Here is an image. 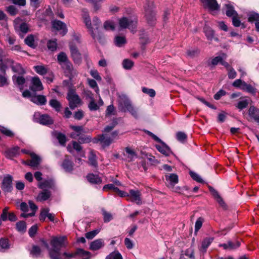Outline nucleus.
I'll return each mask as SVG.
<instances>
[{"label":"nucleus","mask_w":259,"mask_h":259,"mask_svg":"<svg viewBox=\"0 0 259 259\" xmlns=\"http://www.w3.org/2000/svg\"><path fill=\"white\" fill-rule=\"evenodd\" d=\"M130 113V114L135 118H138L139 117V109L132 104L126 110Z\"/></svg>","instance_id":"35"},{"label":"nucleus","mask_w":259,"mask_h":259,"mask_svg":"<svg viewBox=\"0 0 259 259\" xmlns=\"http://www.w3.org/2000/svg\"><path fill=\"white\" fill-rule=\"evenodd\" d=\"M117 123L116 121H114L109 125H107L104 128L103 131V133L109 134L113 130V128L116 126Z\"/></svg>","instance_id":"52"},{"label":"nucleus","mask_w":259,"mask_h":259,"mask_svg":"<svg viewBox=\"0 0 259 259\" xmlns=\"http://www.w3.org/2000/svg\"><path fill=\"white\" fill-rule=\"evenodd\" d=\"M161 145H156V148L159 152L166 156L170 155L172 152L169 147L165 144L163 142L161 143Z\"/></svg>","instance_id":"20"},{"label":"nucleus","mask_w":259,"mask_h":259,"mask_svg":"<svg viewBox=\"0 0 259 259\" xmlns=\"http://www.w3.org/2000/svg\"><path fill=\"white\" fill-rule=\"evenodd\" d=\"M12 177L11 176L8 175L4 177L2 183V190L6 192H11L12 189Z\"/></svg>","instance_id":"13"},{"label":"nucleus","mask_w":259,"mask_h":259,"mask_svg":"<svg viewBox=\"0 0 259 259\" xmlns=\"http://www.w3.org/2000/svg\"><path fill=\"white\" fill-rule=\"evenodd\" d=\"M0 131L3 134L5 135L6 136H7L8 137H12L14 136V133L11 131H10V130L8 129L6 127H2L0 128Z\"/></svg>","instance_id":"63"},{"label":"nucleus","mask_w":259,"mask_h":259,"mask_svg":"<svg viewBox=\"0 0 259 259\" xmlns=\"http://www.w3.org/2000/svg\"><path fill=\"white\" fill-rule=\"evenodd\" d=\"M49 208H44L41 210L40 216L39 220L41 221L44 222L45 220V219L47 217H48V214H49Z\"/></svg>","instance_id":"59"},{"label":"nucleus","mask_w":259,"mask_h":259,"mask_svg":"<svg viewBox=\"0 0 259 259\" xmlns=\"http://www.w3.org/2000/svg\"><path fill=\"white\" fill-rule=\"evenodd\" d=\"M117 123L116 121H114L109 125H107L104 128L103 131V133L109 134L113 130V128L116 126Z\"/></svg>","instance_id":"53"},{"label":"nucleus","mask_w":259,"mask_h":259,"mask_svg":"<svg viewBox=\"0 0 259 259\" xmlns=\"http://www.w3.org/2000/svg\"><path fill=\"white\" fill-rule=\"evenodd\" d=\"M89 164L94 167L97 166V161L96 156L93 151L90 152L89 156Z\"/></svg>","instance_id":"39"},{"label":"nucleus","mask_w":259,"mask_h":259,"mask_svg":"<svg viewBox=\"0 0 259 259\" xmlns=\"http://www.w3.org/2000/svg\"><path fill=\"white\" fill-rule=\"evenodd\" d=\"M118 137V132L117 131L112 132L110 135L109 134L103 133L98 135L97 139H94V143H96L100 142L102 146L105 148L111 144L114 140L117 139Z\"/></svg>","instance_id":"1"},{"label":"nucleus","mask_w":259,"mask_h":259,"mask_svg":"<svg viewBox=\"0 0 259 259\" xmlns=\"http://www.w3.org/2000/svg\"><path fill=\"white\" fill-rule=\"evenodd\" d=\"M65 236L53 237L50 242L52 248L60 250L65 246Z\"/></svg>","instance_id":"8"},{"label":"nucleus","mask_w":259,"mask_h":259,"mask_svg":"<svg viewBox=\"0 0 259 259\" xmlns=\"http://www.w3.org/2000/svg\"><path fill=\"white\" fill-rule=\"evenodd\" d=\"M137 23V19L132 17H123L118 20V24L120 29L128 28L133 33L136 31Z\"/></svg>","instance_id":"2"},{"label":"nucleus","mask_w":259,"mask_h":259,"mask_svg":"<svg viewBox=\"0 0 259 259\" xmlns=\"http://www.w3.org/2000/svg\"><path fill=\"white\" fill-rule=\"evenodd\" d=\"M242 90L246 91L250 93H255V90L252 85L249 84H247L245 82L243 83V86L241 88Z\"/></svg>","instance_id":"50"},{"label":"nucleus","mask_w":259,"mask_h":259,"mask_svg":"<svg viewBox=\"0 0 259 259\" xmlns=\"http://www.w3.org/2000/svg\"><path fill=\"white\" fill-rule=\"evenodd\" d=\"M209 189L211 194L212 195L214 199L217 200V201L219 203L220 206L223 207L224 208H226V205L224 201H223L222 197L219 194L218 191L215 190L214 188H213L212 187H209Z\"/></svg>","instance_id":"19"},{"label":"nucleus","mask_w":259,"mask_h":259,"mask_svg":"<svg viewBox=\"0 0 259 259\" xmlns=\"http://www.w3.org/2000/svg\"><path fill=\"white\" fill-rule=\"evenodd\" d=\"M58 61L59 64L62 65L64 63H66L69 61L65 53L61 52L58 54L57 57Z\"/></svg>","instance_id":"42"},{"label":"nucleus","mask_w":259,"mask_h":259,"mask_svg":"<svg viewBox=\"0 0 259 259\" xmlns=\"http://www.w3.org/2000/svg\"><path fill=\"white\" fill-rule=\"evenodd\" d=\"M165 179L172 186L178 183V176L175 174L165 175Z\"/></svg>","instance_id":"28"},{"label":"nucleus","mask_w":259,"mask_h":259,"mask_svg":"<svg viewBox=\"0 0 259 259\" xmlns=\"http://www.w3.org/2000/svg\"><path fill=\"white\" fill-rule=\"evenodd\" d=\"M17 230L21 232L24 233L26 230V225L25 222L20 221L16 223Z\"/></svg>","instance_id":"45"},{"label":"nucleus","mask_w":259,"mask_h":259,"mask_svg":"<svg viewBox=\"0 0 259 259\" xmlns=\"http://www.w3.org/2000/svg\"><path fill=\"white\" fill-rule=\"evenodd\" d=\"M6 66H2L1 71L2 72L0 74V87L8 86L9 84L8 77L6 72Z\"/></svg>","instance_id":"17"},{"label":"nucleus","mask_w":259,"mask_h":259,"mask_svg":"<svg viewBox=\"0 0 259 259\" xmlns=\"http://www.w3.org/2000/svg\"><path fill=\"white\" fill-rule=\"evenodd\" d=\"M106 259H122V257L119 252H112Z\"/></svg>","instance_id":"64"},{"label":"nucleus","mask_w":259,"mask_h":259,"mask_svg":"<svg viewBox=\"0 0 259 259\" xmlns=\"http://www.w3.org/2000/svg\"><path fill=\"white\" fill-rule=\"evenodd\" d=\"M62 166L66 171H70L73 169V163L68 159V156H66L65 159L62 163Z\"/></svg>","instance_id":"31"},{"label":"nucleus","mask_w":259,"mask_h":259,"mask_svg":"<svg viewBox=\"0 0 259 259\" xmlns=\"http://www.w3.org/2000/svg\"><path fill=\"white\" fill-rule=\"evenodd\" d=\"M104 28L106 30H113L115 29V25L113 22L106 21L104 23Z\"/></svg>","instance_id":"54"},{"label":"nucleus","mask_w":259,"mask_h":259,"mask_svg":"<svg viewBox=\"0 0 259 259\" xmlns=\"http://www.w3.org/2000/svg\"><path fill=\"white\" fill-rule=\"evenodd\" d=\"M51 192L45 189L38 194L36 199L38 201H44L48 200L51 197Z\"/></svg>","instance_id":"23"},{"label":"nucleus","mask_w":259,"mask_h":259,"mask_svg":"<svg viewBox=\"0 0 259 259\" xmlns=\"http://www.w3.org/2000/svg\"><path fill=\"white\" fill-rule=\"evenodd\" d=\"M72 58L75 63L79 64L81 62V55L77 48L72 44L70 45Z\"/></svg>","instance_id":"12"},{"label":"nucleus","mask_w":259,"mask_h":259,"mask_svg":"<svg viewBox=\"0 0 259 259\" xmlns=\"http://www.w3.org/2000/svg\"><path fill=\"white\" fill-rule=\"evenodd\" d=\"M200 2L205 9H207L211 12L220 9V6L216 0H200Z\"/></svg>","instance_id":"10"},{"label":"nucleus","mask_w":259,"mask_h":259,"mask_svg":"<svg viewBox=\"0 0 259 259\" xmlns=\"http://www.w3.org/2000/svg\"><path fill=\"white\" fill-rule=\"evenodd\" d=\"M61 67L64 70L66 76H67L70 80H72L77 76V72L76 70L74 69L70 61L63 64Z\"/></svg>","instance_id":"7"},{"label":"nucleus","mask_w":259,"mask_h":259,"mask_svg":"<svg viewBox=\"0 0 259 259\" xmlns=\"http://www.w3.org/2000/svg\"><path fill=\"white\" fill-rule=\"evenodd\" d=\"M249 101L250 100L247 99L241 100L238 102L236 107L240 110H241L247 107L249 103Z\"/></svg>","instance_id":"40"},{"label":"nucleus","mask_w":259,"mask_h":259,"mask_svg":"<svg viewBox=\"0 0 259 259\" xmlns=\"http://www.w3.org/2000/svg\"><path fill=\"white\" fill-rule=\"evenodd\" d=\"M122 66L125 69H131L134 66V62L130 59H125L122 62Z\"/></svg>","instance_id":"48"},{"label":"nucleus","mask_w":259,"mask_h":259,"mask_svg":"<svg viewBox=\"0 0 259 259\" xmlns=\"http://www.w3.org/2000/svg\"><path fill=\"white\" fill-rule=\"evenodd\" d=\"M84 22L90 31L93 39L95 40L98 41L100 43H103L104 41V36L101 33L98 31L97 32V35L96 34V31L94 32L92 27L91 20L88 15H86L84 17Z\"/></svg>","instance_id":"5"},{"label":"nucleus","mask_w":259,"mask_h":259,"mask_svg":"<svg viewBox=\"0 0 259 259\" xmlns=\"http://www.w3.org/2000/svg\"><path fill=\"white\" fill-rule=\"evenodd\" d=\"M25 42L28 46L34 48L35 45H34V38L32 35H29L25 39Z\"/></svg>","instance_id":"46"},{"label":"nucleus","mask_w":259,"mask_h":259,"mask_svg":"<svg viewBox=\"0 0 259 259\" xmlns=\"http://www.w3.org/2000/svg\"><path fill=\"white\" fill-rule=\"evenodd\" d=\"M249 115L259 123V111L254 106H250L248 110Z\"/></svg>","instance_id":"27"},{"label":"nucleus","mask_w":259,"mask_h":259,"mask_svg":"<svg viewBox=\"0 0 259 259\" xmlns=\"http://www.w3.org/2000/svg\"><path fill=\"white\" fill-rule=\"evenodd\" d=\"M48 48L51 51H54L56 50L57 42L56 40H49L47 44Z\"/></svg>","instance_id":"62"},{"label":"nucleus","mask_w":259,"mask_h":259,"mask_svg":"<svg viewBox=\"0 0 259 259\" xmlns=\"http://www.w3.org/2000/svg\"><path fill=\"white\" fill-rule=\"evenodd\" d=\"M102 211L105 223H108L113 219V217L111 213L107 212L105 209H102Z\"/></svg>","instance_id":"51"},{"label":"nucleus","mask_w":259,"mask_h":259,"mask_svg":"<svg viewBox=\"0 0 259 259\" xmlns=\"http://www.w3.org/2000/svg\"><path fill=\"white\" fill-rule=\"evenodd\" d=\"M104 245V242L103 239H98L91 242L90 244V249L92 250H97Z\"/></svg>","instance_id":"26"},{"label":"nucleus","mask_w":259,"mask_h":259,"mask_svg":"<svg viewBox=\"0 0 259 259\" xmlns=\"http://www.w3.org/2000/svg\"><path fill=\"white\" fill-rule=\"evenodd\" d=\"M226 8V14L229 17L238 16L237 12L234 10V7L230 3L225 5Z\"/></svg>","instance_id":"25"},{"label":"nucleus","mask_w":259,"mask_h":259,"mask_svg":"<svg viewBox=\"0 0 259 259\" xmlns=\"http://www.w3.org/2000/svg\"><path fill=\"white\" fill-rule=\"evenodd\" d=\"M140 196L141 194L139 191L131 190L128 196L130 197L132 201L135 202L138 204H140L141 203Z\"/></svg>","instance_id":"22"},{"label":"nucleus","mask_w":259,"mask_h":259,"mask_svg":"<svg viewBox=\"0 0 259 259\" xmlns=\"http://www.w3.org/2000/svg\"><path fill=\"white\" fill-rule=\"evenodd\" d=\"M204 31L207 39L209 40H212L214 36L213 31L210 27L205 25L204 28Z\"/></svg>","instance_id":"43"},{"label":"nucleus","mask_w":259,"mask_h":259,"mask_svg":"<svg viewBox=\"0 0 259 259\" xmlns=\"http://www.w3.org/2000/svg\"><path fill=\"white\" fill-rule=\"evenodd\" d=\"M240 245V243L238 241H236L235 242L229 241L227 243L221 244L219 246L223 247L225 249L233 250L239 247Z\"/></svg>","instance_id":"21"},{"label":"nucleus","mask_w":259,"mask_h":259,"mask_svg":"<svg viewBox=\"0 0 259 259\" xmlns=\"http://www.w3.org/2000/svg\"><path fill=\"white\" fill-rule=\"evenodd\" d=\"M213 238H205L201 244V247L199 249L200 250L203 252H205L206 251V249L209 246V245L210 244V243L213 241Z\"/></svg>","instance_id":"33"},{"label":"nucleus","mask_w":259,"mask_h":259,"mask_svg":"<svg viewBox=\"0 0 259 259\" xmlns=\"http://www.w3.org/2000/svg\"><path fill=\"white\" fill-rule=\"evenodd\" d=\"M153 3L150 1H147L144 5L145 16L150 25H153L156 21L155 13L153 10Z\"/></svg>","instance_id":"4"},{"label":"nucleus","mask_w":259,"mask_h":259,"mask_svg":"<svg viewBox=\"0 0 259 259\" xmlns=\"http://www.w3.org/2000/svg\"><path fill=\"white\" fill-rule=\"evenodd\" d=\"M52 26L54 29L57 30H62V35H64L67 31L66 26L65 23L59 20H54L52 22Z\"/></svg>","instance_id":"16"},{"label":"nucleus","mask_w":259,"mask_h":259,"mask_svg":"<svg viewBox=\"0 0 259 259\" xmlns=\"http://www.w3.org/2000/svg\"><path fill=\"white\" fill-rule=\"evenodd\" d=\"M125 151L126 153L124 155L127 158L128 162L132 161L137 158V155L133 149L129 147H126Z\"/></svg>","instance_id":"24"},{"label":"nucleus","mask_w":259,"mask_h":259,"mask_svg":"<svg viewBox=\"0 0 259 259\" xmlns=\"http://www.w3.org/2000/svg\"><path fill=\"white\" fill-rule=\"evenodd\" d=\"M142 92L148 94L151 97H154L155 96V92L153 89H148L145 87L142 88Z\"/></svg>","instance_id":"60"},{"label":"nucleus","mask_w":259,"mask_h":259,"mask_svg":"<svg viewBox=\"0 0 259 259\" xmlns=\"http://www.w3.org/2000/svg\"><path fill=\"white\" fill-rule=\"evenodd\" d=\"M7 11L12 16L16 15L18 13V10L13 5L10 6L6 8Z\"/></svg>","instance_id":"58"},{"label":"nucleus","mask_w":259,"mask_h":259,"mask_svg":"<svg viewBox=\"0 0 259 259\" xmlns=\"http://www.w3.org/2000/svg\"><path fill=\"white\" fill-rule=\"evenodd\" d=\"M87 178L88 181L92 184H100L102 182L101 179L98 175L93 174H89Z\"/></svg>","instance_id":"32"},{"label":"nucleus","mask_w":259,"mask_h":259,"mask_svg":"<svg viewBox=\"0 0 259 259\" xmlns=\"http://www.w3.org/2000/svg\"><path fill=\"white\" fill-rule=\"evenodd\" d=\"M50 105L57 111H59L61 109V104L56 99H52L49 102Z\"/></svg>","instance_id":"44"},{"label":"nucleus","mask_w":259,"mask_h":259,"mask_svg":"<svg viewBox=\"0 0 259 259\" xmlns=\"http://www.w3.org/2000/svg\"><path fill=\"white\" fill-rule=\"evenodd\" d=\"M54 187L55 183L52 179L45 180L38 184V187L41 189H53Z\"/></svg>","instance_id":"18"},{"label":"nucleus","mask_w":259,"mask_h":259,"mask_svg":"<svg viewBox=\"0 0 259 259\" xmlns=\"http://www.w3.org/2000/svg\"><path fill=\"white\" fill-rule=\"evenodd\" d=\"M89 94L91 101L88 105V107L91 111H96L99 109V106L96 103L92 93H89Z\"/></svg>","instance_id":"34"},{"label":"nucleus","mask_w":259,"mask_h":259,"mask_svg":"<svg viewBox=\"0 0 259 259\" xmlns=\"http://www.w3.org/2000/svg\"><path fill=\"white\" fill-rule=\"evenodd\" d=\"M56 138L58 139L59 143L64 145L66 142V136L61 133H57L56 134Z\"/></svg>","instance_id":"56"},{"label":"nucleus","mask_w":259,"mask_h":259,"mask_svg":"<svg viewBox=\"0 0 259 259\" xmlns=\"http://www.w3.org/2000/svg\"><path fill=\"white\" fill-rule=\"evenodd\" d=\"M248 21L252 22L254 21H259V14L255 12H251L248 15Z\"/></svg>","instance_id":"49"},{"label":"nucleus","mask_w":259,"mask_h":259,"mask_svg":"<svg viewBox=\"0 0 259 259\" xmlns=\"http://www.w3.org/2000/svg\"><path fill=\"white\" fill-rule=\"evenodd\" d=\"M49 255L51 259H62L60 250L51 248L49 249Z\"/></svg>","instance_id":"29"},{"label":"nucleus","mask_w":259,"mask_h":259,"mask_svg":"<svg viewBox=\"0 0 259 259\" xmlns=\"http://www.w3.org/2000/svg\"><path fill=\"white\" fill-rule=\"evenodd\" d=\"M126 43V39L125 36L117 35L114 38V44L118 47L123 46Z\"/></svg>","instance_id":"30"},{"label":"nucleus","mask_w":259,"mask_h":259,"mask_svg":"<svg viewBox=\"0 0 259 259\" xmlns=\"http://www.w3.org/2000/svg\"><path fill=\"white\" fill-rule=\"evenodd\" d=\"M19 148L18 147H15L9 149L6 152V156L9 158L15 157L19 154Z\"/></svg>","instance_id":"36"},{"label":"nucleus","mask_w":259,"mask_h":259,"mask_svg":"<svg viewBox=\"0 0 259 259\" xmlns=\"http://www.w3.org/2000/svg\"><path fill=\"white\" fill-rule=\"evenodd\" d=\"M66 99L68 101L69 107L71 109H74L82 104L81 100L76 94L75 89L71 88L69 89Z\"/></svg>","instance_id":"3"},{"label":"nucleus","mask_w":259,"mask_h":259,"mask_svg":"<svg viewBox=\"0 0 259 259\" xmlns=\"http://www.w3.org/2000/svg\"><path fill=\"white\" fill-rule=\"evenodd\" d=\"M76 254L79 255L82 259H89L90 257V253L82 249H78Z\"/></svg>","instance_id":"47"},{"label":"nucleus","mask_w":259,"mask_h":259,"mask_svg":"<svg viewBox=\"0 0 259 259\" xmlns=\"http://www.w3.org/2000/svg\"><path fill=\"white\" fill-rule=\"evenodd\" d=\"M117 101L119 108L124 112L126 111V109L132 104L128 97L123 94L118 96Z\"/></svg>","instance_id":"9"},{"label":"nucleus","mask_w":259,"mask_h":259,"mask_svg":"<svg viewBox=\"0 0 259 259\" xmlns=\"http://www.w3.org/2000/svg\"><path fill=\"white\" fill-rule=\"evenodd\" d=\"M177 139L181 142H184L187 139V135L183 132H179L177 133Z\"/></svg>","instance_id":"57"},{"label":"nucleus","mask_w":259,"mask_h":259,"mask_svg":"<svg viewBox=\"0 0 259 259\" xmlns=\"http://www.w3.org/2000/svg\"><path fill=\"white\" fill-rule=\"evenodd\" d=\"M11 67L12 70L15 72L18 73L20 74H23L25 73L24 69L22 67L20 64H13Z\"/></svg>","instance_id":"41"},{"label":"nucleus","mask_w":259,"mask_h":259,"mask_svg":"<svg viewBox=\"0 0 259 259\" xmlns=\"http://www.w3.org/2000/svg\"><path fill=\"white\" fill-rule=\"evenodd\" d=\"M35 121L40 124L49 125L54 122L53 119L48 114H40L39 112H35L33 115Z\"/></svg>","instance_id":"6"},{"label":"nucleus","mask_w":259,"mask_h":259,"mask_svg":"<svg viewBox=\"0 0 259 259\" xmlns=\"http://www.w3.org/2000/svg\"><path fill=\"white\" fill-rule=\"evenodd\" d=\"M88 82L91 88L94 89L95 92L98 93L99 92V89L97 85L96 81L92 79H88Z\"/></svg>","instance_id":"55"},{"label":"nucleus","mask_w":259,"mask_h":259,"mask_svg":"<svg viewBox=\"0 0 259 259\" xmlns=\"http://www.w3.org/2000/svg\"><path fill=\"white\" fill-rule=\"evenodd\" d=\"M190 175L191 177L193 178V179L198 182L199 183H203V181L202 179L200 177V176L197 174V173L193 172V171H190Z\"/></svg>","instance_id":"61"},{"label":"nucleus","mask_w":259,"mask_h":259,"mask_svg":"<svg viewBox=\"0 0 259 259\" xmlns=\"http://www.w3.org/2000/svg\"><path fill=\"white\" fill-rule=\"evenodd\" d=\"M32 85L30 89L34 92L40 91L44 89L42 83L38 77H32L31 79Z\"/></svg>","instance_id":"14"},{"label":"nucleus","mask_w":259,"mask_h":259,"mask_svg":"<svg viewBox=\"0 0 259 259\" xmlns=\"http://www.w3.org/2000/svg\"><path fill=\"white\" fill-rule=\"evenodd\" d=\"M12 79L14 83L20 87L22 86L25 82V79L22 76L14 75L13 76Z\"/></svg>","instance_id":"37"},{"label":"nucleus","mask_w":259,"mask_h":259,"mask_svg":"<svg viewBox=\"0 0 259 259\" xmlns=\"http://www.w3.org/2000/svg\"><path fill=\"white\" fill-rule=\"evenodd\" d=\"M34 69L40 75L46 74L48 72V69L44 65L35 66Z\"/></svg>","instance_id":"38"},{"label":"nucleus","mask_w":259,"mask_h":259,"mask_svg":"<svg viewBox=\"0 0 259 259\" xmlns=\"http://www.w3.org/2000/svg\"><path fill=\"white\" fill-rule=\"evenodd\" d=\"M30 155L31 157V159L29 161H23V163L35 169L39 165L41 162V158L39 156L34 152L30 153Z\"/></svg>","instance_id":"11"},{"label":"nucleus","mask_w":259,"mask_h":259,"mask_svg":"<svg viewBox=\"0 0 259 259\" xmlns=\"http://www.w3.org/2000/svg\"><path fill=\"white\" fill-rule=\"evenodd\" d=\"M31 101L38 105H44L47 103L46 96L40 95H33L31 97Z\"/></svg>","instance_id":"15"}]
</instances>
